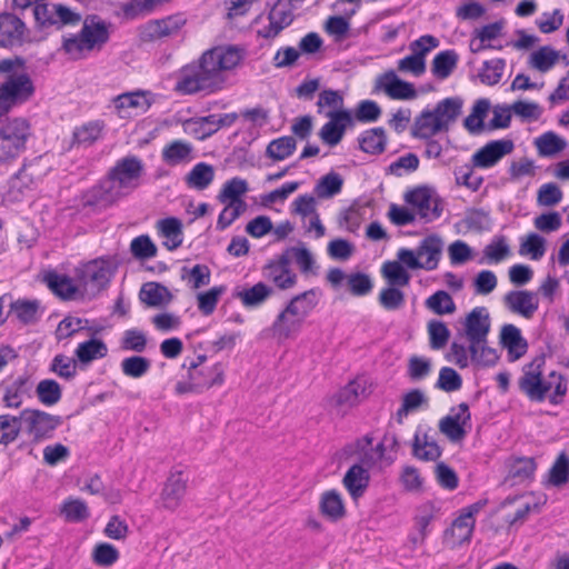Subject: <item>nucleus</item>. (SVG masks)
Wrapping results in <instances>:
<instances>
[{
    "instance_id": "obj_1",
    "label": "nucleus",
    "mask_w": 569,
    "mask_h": 569,
    "mask_svg": "<svg viewBox=\"0 0 569 569\" xmlns=\"http://www.w3.org/2000/svg\"><path fill=\"white\" fill-rule=\"evenodd\" d=\"M242 58V50L237 47H213L204 51L197 61L179 70L174 91L181 94H196L201 91L221 90L226 82L224 72L236 68Z\"/></svg>"
},
{
    "instance_id": "obj_2",
    "label": "nucleus",
    "mask_w": 569,
    "mask_h": 569,
    "mask_svg": "<svg viewBox=\"0 0 569 569\" xmlns=\"http://www.w3.org/2000/svg\"><path fill=\"white\" fill-rule=\"evenodd\" d=\"M546 355L536 356L523 367V375L518 380L519 389L530 401L542 402L547 398L551 405H561L568 391L567 378L558 371H550L547 378L542 375Z\"/></svg>"
},
{
    "instance_id": "obj_3",
    "label": "nucleus",
    "mask_w": 569,
    "mask_h": 569,
    "mask_svg": "<svg viewBox=\"0 0 569 569\" xmlns=\"http://www.w3.org/2000/svg\"><path fill=\"white\" fill-rule=\"evenodd\" d=\"M109 37L108 24L97 14L88 16L77 34L62 37L61 50L77 60L82 58L83 51L101 49Z\"/></svg>"
},
{
    "instance_id": "obj_4",
    "label": "nucleus",
    "mask_w": 569,
    "mask_h": 569,
    "mask_svg": "<svg viewBox=\"0 0 569 569\" xmlns=\"http://www.w3.org/2000/svg\"><path fill=\"white\" fill-rule=\"evenodd\" d=\"M13 6L20 9L33 7L37 27L40 30H61L64 27L78 26L82 21L80 13L69 7L48 0H13Z\"/></svg>"
},
{
    "instance_id": "obj_5",
    "label": "nucleus",
    "mask_w": 569,
    "mask_h": 569,
    "mask_svg": "<svg viewBox=\"0 0 569 569\" xmlns=\"http://www.w3.org/2000/svg\"><path fill=\"white\" fill-rule=\"evenodd\" d=\"M30 137L31 126L26 118H11L1 124L0 163H8L23 153Z\"/></svg>"
},
{
    "instance_id": "obj_6",
    "label": "nucleus",
    "mask_w": 569,
    "mask_h": 569,
    "mask_svg": "<svg viewBox=\"0 0 569 569\" xmlns=\"http://www.w3.org/2000/svg\"><path fill=\"white\" fill-rule=\"evenodd\" d=\"M403 199L413 210L416 217L428 223L438 219L442 213L441 199L432 196L429 187L420 186L408 190Z\"/></svg>"
},
{
    "instance_id": "obj_7",
    "label": "nucleus",
    "mask_w": 569,
    "mask_h": 569,
    "mask_svg": "<svg viewBox=\"0 0 569 569\" xmlns=\"http://www.w3.org/2000/svg\"><path fill=\"white\" fill-rule=\"evenodd\" d=\"M143 172L142 160L137 156H127L116 162L108 171L107 177L113 186L119 187L120 192H123V190L136 189Z\"/></svg>"
},
{
    "instance_id": "obj_8",
    "label": "nucleus",
    "mask_w": 569,
    "mask_h": 569,
    "mask_svg": "<svg viewBox=\"0 0 569 569\" xmlns=\"http://www.w3.org/2000/svg\"><path fill=\"white\" fill-rule=\"evenodd\" d=\"M26 432L32 437V443L51 439L56 429L62 423L60 416L50 415L39 409H23Z\"/></svg>"
},
{
    "instance_id": "obj_9",
    "label": "nucleus",
    "mask_w": 569,
    "mask_h": 569,
    "mask_svg": "<svg viewBox=\"0 0 569 569\" xmlns=\"http://www.w3.org/2000/svg\"><path fill=\"white\" fill-rule=\"evenodd\" d=\"M456 408L450 409V415L445 416L439 421V430L443 433L451 442H459L465 439L468 430L471 429V413L467 402H461Z\"/></svg>"
},
{
    "instance_id": "obj_10",
    "label": "nucleus",
    "mask_w": 569,
    "mask_h": 569,
    "mask_svg": "<svg viewBox=\"0 0 569 569\" xmlns=\"http://www.w3.org/2000/svg\"><path fill=\"white\" fill-rule=\"evenodd\" d=\"M126 192H120L119 187L106 176L97 184L92 186L81 197L84 208H107L121 199Z\"/></svg>"
},
{
    "instance_id": "obj_11",
    "label": "nucleus",
    "mask_w": 569,
    "mask_h": 569,
    "mask_svg": "<svg viewBox=\"0 0 569 569\" xmlns=\"http://www.w3.org/2000/svg\"><path fill=\"white\" fill-rule=\"evenodd\" d=\"M375 91H383L389 98L395 100H412L417 98L415 86L400 79L392 69L376 78Z\"/></svg>"
},
{
    "instance_id": "obj_12",
    "label": "nucleus",
    "mask_w": 569,
    "mask_h": 569,
    "mask_svg": "<svg viewBox=\"0 0 569 569\" xmlns=\"http://www.w3.org/2000/svg\"><path fill=\"white\" fill-rule=\"evenodd\" d=\"M183 14L177 13L163 19L151 20L140 28V38L143 41H154L177 34L186 24Z\"/></svg>"
},
{
    "instance_id": "obj_13",
    "label": "nucleus",
    "mask_w": 569,
    "mask_h": 569,
    "mask_svg": "<svg viewBox=\"0 0 569 569\" xmlns=\"http://www.w3.org/2000/svg\"><path fill=\"white\" fill-rule=\"evenodd\" d=\"M327 117L329 121L322 126L319 136L325 143L335 147L342 140L347 127L353 126V117L347 109L329 111Z\"/></svg>"
},
{
    "instance_id": "obj_14",
    "label": "nucleus",
    "mask_w": 569,
    "mask_h": 569,
    "mask_svg": "<svg viewBox=\"0 0 569 569\" xmlns=\"http://www.w3.org/2000/svg\"><path fill=\"white\" fill-rule=\"evenodd\" d=\"M513 149L515 143L511 139L491 140L472 154L471 162L476 168H491Z\"/></svg>"
},
{
    "instance_id": "obj_15",
    "label": "nucleus",
    "mask_w": 569,
    "mask_h": 569,
    "mask_svg": "<svg viewBox=\"0 0 569 569\" xmlns=\"http://www.w3.org/2000/svg\"><path fill=\"white\" fill-rule=\"evenodd\" d=\"M490 316L485 307L473 308L467 316L463 322L465 333L470 345L477 346L488 342V335L490 331Z\"/></svg>"
},
{
    "instance_id": "obj_16",
    "label": "nucleus",
    "mask_w": 569,
    "mask_h": 569,
    "mask_svg": "<svg viewBox=\"0 0 569 569\" xmlns=\"http://www.w3.org/2000/svg\"><path fill=\"white\" fill-rule=\"evenodd\" d=\"M463 100L460 97H450L440 100L432 112L436 117L433 129L436 131H448L462 112Z\"/></svg>"
},
{
    "instance_id": "obj_17",
    "label": "nucleus",
    "mask_w": 569,
    "mask_h": 569,
    "mask_svg": "<svg viewBox=\"0 0 569 569\" xmlns=\"http://www.w3.org/2000/svg\"><path fill=\"white\" fill-rule=\"evenodd\" d=\"M506 307L522 317L530 319L538 310L539 300L537 295L528 290H512L503 297Z\"/></svg>"
},
{
    "instance_id": "obj_18",
    "label": "nucleus",
    "mask_w": 569,
    "mask_h": 569,
    "mask_svg": "<svg viewBox=\"0 0 569 569\" xmlns=\"http://www.w3.org/2000/svg\"><path fill=\"white\" fill-rule=\"evenodd\" d=\"M186 491L187 479L182 477V472H172L168 477L161 492L162 507L170 511L176 510L180 506Z\"/></svg>"
},
{
    "instance_id": "obj_19",
    "label": "nucleus",
    "mask_w": 569,
    "mask_h": 569,
    "mask_svg": "<svg viewBox=\"0 0 569 569\" xmlns=\"http://www.w3.org/2000/svg\"><path fill=\"white\" fill-rule=\"evenodd\" d=\"M112 277V271L106 262L91 261L82 270L81 280L87 289L101 291Z\"/></svg>"
},
{
    "instance_id": "obj_20",
    "label": "nucleus",
    "mask_w": 569,
    "mask_h": 569,
    "mask_svg": "<svg viewBox=\"0 0 569 569\" xmlns=\"http://www.w3.org/2000/svg\"><path fill=\"white\" fill-rule=\"evenodd\" d=\"M500 343L508 351V360L516 361L523 357L528 350V342L521 331L513 325H505L500 331Z\"/></svg>"
},
{
    "instance_id": "obj_21",
    "label": "nucleus",
    "mask_w": 569,
    "mask_h": 569,
    "mask_svg": "<svg viewBox=\"0 0 569 569\" xmlns=\"http://www.w3.org/2000/svg\"><path fill=\"white\" fill-rule=\"evenodd\" d=\"M183 368L188 370V378L191 381L199 382L201 386L199 388V393L210 389L213 386L222 385L223 382V369L220 363H216L209 369L198 368L194 363H187V361L182 365Z\"/></svg>"
},
{
    "instance_id": "obj_22",
    "label": "nucleus",
    "mask_w": 569,
    "mask_h": 569,
    "mask_svg": "<svg viewBox=\"0 0 569 569\" xmlns=\"http://www.w3.org/2000/svg\"><path fill=\"white\" fill-rule=\"evenodd\" d=\"M319 297L320 290L317 288L298 293L292 297L286 306V312H290L291 317H297L301 322H303L310 312L317 307Z\"/></svg>"
},
{
    "instance_id": "obj_23",
    "label": "nucleus",
    "mask_w": 569,
    "mask_h": 569,
    "mask_svg": "<svg viewBox=\"0 0 569 569\" xmlns=\"http://www.w3.org/2000/svg\"><path fill=\"white\" fill-rule=\"evenodd\" d=\"M273 295V289L264 282H258L251 288L236 287L232 291V298L239 299L243 307L248 309L260 307L269 297Z\"/></svg>"
},
{
    "instance_id": "obj_24",
    "label": "nucleus",
    "mask_w": 569,
    "mask_h": 569,
    "mask_svg": "<svg viewBox=\"0 0 569 569\" xmlns=\"http://www.w3.org/2000/svg\"><path fill=\"white\" fill-rule=\"evenodd\" d=\"M42 281L61 300H74L78 287L67 274H60L54 270H49L43 274Z\"/></svg>"
},
{
    "instance_id": "obj_25",
    "label": "nucleus",
    "mask_w": 569,
    "mask_h": 569,
    "mask_svg": "<svg viewBox=\"0 0 569 569\" xmlns=\"http://www.w3.org/2000/svg\"><path fill=\"white\" fill-rule=\"evenodd\" d=\"M442 250L443 241L436 233L427 236L420 241L419 246L417 247V256H427L426 261L422 262L425 270L431 271L437 269L442 256Z\"/></svg>"
},
{
    "instance_id": "obj_26",
    "label": "nucleus",
    "mask_w": 569,
    "mask_h": 569,
    "mask_svg": "<svg viewBox=\"0 0 569 569\" xmlns=\"http://www.w3.org/2000/svg\"><path fill=\"white\" fill-rule=\"evenodd\" d=\"M342 482L352 499L356 500L365 493L369 486V470L362 465L355 463L346 472Z\"/></svg>"
},
{
    "instance_id": "obj_27",
    "label": "nucleus",
    "mask_w": 569,
    "mask_h": 569,
    "mask_svg": "<svg viewBox=\"0 0 569 569\" xmlns=\"http://www.w3.org/2000/svg\"><path fill=\"white\" fill-rule=\"evenodd\" d=\"M319 510L331 522H338L347 513L342 498L337 490H328L321 495Z\"/></svg>"
},
{
    "instance_id": "obj_28",
    "label": "nucleus",
    "mask_w": 569,
    "mask_h": 569,
    "mask_svg": "<svg viewBox=\"0 0 569 569\" xmlns=\"http://www.w3.org/2000/svg\"><path fill=\"white\" fill-rule=\"evenodd\" d=\"M173 296L169 289L159 282H147L139 291V299L149 307H161L170 303Z\"/></svg>"
},
{
    "instance_id": "obj_29",
    "label": "nucleus",
    "mask_w": 569,
    "mask_h": 569,
    "mask_svg": "<svg viewBox=\"0 0 569 569\" xmlns=\"http://www.w3.org/2000/svg\"><path fill=\"white\" fill-rule=\"evenodd\" d=\"M26 30L24 22L13 13H0V34L8 38L9 44H22Z\"/></svg>"
},
{
    "instance_id": "obj_30",
    "label": "nucleus",
    "mask_w": 569,
    "mask_h": 569,
    "mask_svg": "<svg viewBox=\"0 0 569 569\" xmlns=\"http://www.w3.org/2000/svg\"><path fill=\"white\" fill-rule=\"evenodd\" d=\"M428 406L429 399L425 392L420 389H411L402 396V403L396 412V420L401 425L408 415L427 409Z\"/></svg>"
},
{
    "instance_id": "obj_31",
    "label": "nucleus",
    "mask_w": 569,
    "mask_h": 569,
    "mask_svg": "<svg viewBox=\"0 0 569 569\" xmlns=\"http://www.w3.org/2000/svg\"><path fill=\"white\" fill-rule=\"evenodd\" d=\"M361 151L378 156L386 150L387 136L382 127L372 128L363 131L358 138Z\"/></svg>"
},
{
    "instance_id": "obj_32",
    "label": "nucleus",
    "mask_w": 569,
    "mask_h": 569,
    "mask_svg": "<svg viewBox=\"0 0 569 569\" xmlns=\"http://www.w3.org/2000/svg\"><path fill=\"white\" fill-rule=\"evenodd\" d=\"M159 233L167 238L163 246L172 251L182 244V222L176 217L160 219L157 222Z\"/></svg>"
},
{
    "instance_id": "obj_33",
    "label": "nucleus",
    "mask_w": 569,
    "mask_h": 569,
    "mask_svg": "<svg viewBox=\"0 0 569 569\" xmlns=\"http://www.w3.org/2000/svg\"><path fill=\"white\" fill-rule=\"evenodd\" d=\"M302 323L300 319L291 317L290 312H286L284 308L271 326L272 336L278 340L290 339L300 331Z\"/></svg>"
},
{
    "instance_id": "obj_34",
    "label": "nucleus",
    "mask_w": 569,
    "mask_h": 569,
    "mask_svg": "<svg viewBox=\"0 0 569 569\" xmlns=\"http://www.w3.org/2000/svg\"><path fill=\"white\" fill-rule=\"evenodd\" d=\"M148 96H150V92L143 90L124 92L113 98V104L119 111L128 108H134L146 112L153 102V100L149 99Z\"/></svg>"
},
{
    "instance_id": "obj_35",
    "label": "nucleus",
    "mask_w": 569,
    "mask_h": 569,
    "mask_svg": "<svg viewBox=\"0 0 569 569\" xmlns=\"http://www.w3.org/2000/svg\"><path fill=\"white\" fill-rule=\"evenodd\" d=\"M23 410L20 416L2 415L0 416V443L8 446L12 443L20 435L22 425L26 426Z\"/></svg>"
},
{
    "instance_id": "obj_36",
    "label": "nucleus",
    "mask_w": 569,
    "mask_h": 569,
    "mask_svg": "<svg viewBox=\"0 0 569 569\" xmlns=\"http://www.w3.org/2000/svg\"><path fill=\"white\" fill-rule=\"evenodd\" d=\"M458 60L459 56L452 49L437 53L431 64L432 74L441 80L447 79L457 67Z\"/></svg>"
},
{
    "instance_id": "obj_37",
    "label": "nucleus",
    "mask_w": 569,
    "mask_h": 569,
    "mask_svg": "<svg viewBox=\"0 0 569 569\" xmlns=\"http://www.w3.org/2000/svg\"><path fill=\"white\" fill-rule=\"evenodd\" d=\"M343 187V178L336 171L322 176L316 183L313 192L319 199H329L340 193Z\"/></svg>"
},
{
    "instance_id": "obj_38",
    "label": "nucleus",
    "mask_w": 569,
    "mask_h": 569,
    "mask_svg": "<svg viewBox=\"0 0 569 569\" xmlns=\"http://www.w3.org/2000/svg\"><path fill=\"white\" fill-rule=\"evenodd\" d=\"M263 274L280 290L293 288L298 278L291 269L279 268L276 264H271L269 262L263 267Z\"/></svg>"
},
{
    "instance_id": "obj_39",
    "label": "nucleus",
    "mask_w": 569,
    "mask_h": 569,
    "mask_svg": "<svg viewBox=\"0 0 569 569\" xmlns=\"http://www.w3.org/2000/svg\"><path fill=\"white\" fill-rule=\"evenodd\" d=\"M104 122L102 120L89 121L81 127H77L73 131V143L79 146H92L100 139Z\"/></svg>"
},
{
    "instance_id": "obj_40",
    "label": "nucleus",
    "mask_w": 569,
    "mask_h": 569,
    "mask_svg": "<svg viewBox=\"0 0 569 569\" xmlns=\"http://www.w3.org/2000/svg\"><path fill=\"white\" fill-rule=\"evenodd\" d=\"M238 119V113L209 114L206 117L191 118L186 123H210V128L203 130L202 138H207L216 133L220 128L232 126Z\"/></svg>"
},
{
    "instance_id": "obj_41",
    "label": "nucleus",
    "mask_w": 569,
    "mask_h": 569,
    "mask_svg": "<svg viewBox=\"0 0 569 569\" xmlns=\"http://www.w3.org/2000/svg\"><path fill=\"white\" fill-rule=\"evenodd\" d=\"M213 167L206 162H199L186 176V183L190 188L204 190L213 181Z\"/></svg>"
},
{
    "instance_id": "obj_42",
    "label": "nucleus",
    "mask_w": 569,
    "mask_h": 569,
    "mask_svg": "<svg viewBox=\"0 0 569 569\" xmlns=\"http://www.w3.org/2000/svg\"><path fill=\"white\" fill-rule=\"evenodd\" d=\"M468 349L471 362L477 367L490 368L496 366L500 359L497 350L489 347L488 342H483L477 346L469 345Z\"/></svg>"
},
{
    "instance_id": "obj_43",
    "label": "nucleus",
    "mask_w": 569,
    "mask_h": 569,
    "mask_svg": "<svg viewBox=\"0 0 569 569\" xmlns=\"http://www.w3.org/2000/svg\"><path fill=\"white\" fill-rule=\"evenodd\" d=\"M107 352V345L101 339L92 338L80 343L74 353L81 363H89L94 359L103 358Z\"/></svg>"
},
{
    "instance_id": "obj_44",
    "label": "nucleus",
    "mask_w": 569,
    "mask_h": 569,
    "mask_svg": "<svg viewBox=\"0 0 569 569\" xmlns=\"http://www.w3.org/2000/svg\"><path fill=\"white\" fill-rule=\"evenodd\" d=\"M538 152L542 157H551L561 152L567 147V141L556 134L553 131H548L535 140Z\"/></svg>"
},
{
    "instance_id": "obj_45",
    "label": "nucleus",
    "mask_w": 569,
    "mask_h": 569,
    "mask_svg": "<svg viewBox=\"0 0 569 569\" xmlns=\"http://www.w3.org/2000/svg\"><path fill=\"white\" fill-rule=\"evenodd\" d=\"M436 123V117L432 110L425 109L419 116L416 117L413 126L411 128V134L419 139H429L440 131L433 129Z\"/></svg>"
},
{
    "instance_id": "obj_46",
    "label": "nucleus",
    "mask_w": 569,
    "mask_h": 569,
    "mask_svg": "<svg viewBox=\"0 0 569 569\" xmlns=\"http://www.w3.org/2000/svg\"><path fill=\"white\" fill-rule=\"evenodd\" d=\"M442 453L441 448L435 440L429 441L428 436L420 440L418 432L415 435L412 443V455L423 461H436Z\"/></svg>"
},
{
    "instance_id": "obj_47",
    "label": "nucleus",
    "mask_w": 569,
    "mask_h": 569,
    "mask_svg": "<svg viewBox=\"0 0 569 569\" xmlns=\"http://www.w3.org/2000/svg\"><path fill=\"white\" fill-rule=\"evenodd\" d=\"M36 395L42 405L51 407L61 400L62 389L56 380L43 379L38 383Z\"/></svg>"
},
{
    "instance_id": "obj_48",
    "label": "nucleus",
    "mask_w": 569,
    "mask_h": 569,
    "mask_svg": "<svg viewBox=\"0 0 569 569\" xmlns=\"http://www.w3.org/2000/svg\"><path fill=\"white\" fill-rule=\"evenodd\" d=\"M297 147L295 138L290 136H283L272 140L266 149V156L273 160L280 161L290 157Z\"/></svg>"
},
{
    "instance_id": "obj_49",
    "label": "nucleus",
    "mask_w": 569,
    "mask_h": 569,
    "mask_svg": "<svg viewBox=\"0 0 569 569\" xmlns=\"http://www.w3.org/2000/svg\"><path fill=\"white\" fill-rule=\"evenodd\" d=\"M381 272L391 287H407L410 282V273L398 261H386Z\"/></svg>"
},
{
    "instance_id": "obj_50",
    "label": "nucleus",
    "mask_w": 569,
    "mask_h": 569,
    "mask_svg": "<svg viewBox=\"0 0 569 569\" xmlns=\"http://www.w3.org/2000/svg\"><path fill=\"white\" fill-rule=\"evenodd\" d=\"M559 52L550 46H543L530 56L529 63L540 72L549 71L558 61Z\"/></svg>"
},
{
    "instance_id": "obj_51",
    "label": "nucleus",
    "mask_w": 569,
    "mask_h": 569,
    "mask_svg": "<svg viewBox=\"0 0 569 569\" xmlns=\"http://www.w3.org/2000/svg\"><path fill=\"white\" fill-rule=\"evenodd\" d=\"M506 61L502 58L486 60L478 72L479 80L487 86L497 84L503 73Z\"/></svg>"
},
{
    "instance_id": "obj_52",
    "label": "nucleus",
    "mask_w": 569,
    "mask_h": 569,
    "mask_svg": "<svg viewBox=\"0 0 569 569\" xmlns=\"http://www.w3.org/2000/svg\"><path fill=\"white\" fill-rule=\"evenodd\" d=\"M249 190V184L247 180L234 177L230 180L226 181L222 186V189L217 196V199L221 203L229 202L234 199L241 198Z\"/></svg>"
},
{
    "instance_id": "obj_53",
    "label": "nucleus",
    "mask_w": 569,
    "mask_h": 569,
    "mask_svg": "<svg viewBox=\"0 0 569 569\" xmlns=\"http://www.w3.org/2000/svg\"><path fill=\"white\" fill-rule=\"evenodd\" d=\"M426 307L436 315H450L456 311L452 297L445 290H438L425 302Z\"/></svg>"
},
{
    "instance_id": "obj_54",
    "label": "nucleus",
    "mask_w": 569,
    "mask_h": 569,
    "mask_svg": "<svg viewBox=\"0 0 569 569\" xmlns=\"http://www.w3.org/2000/svg\"><path fill=\"white\" fill-rule=\"evenodd\" d=\"M120 367L124 376L139 379L150 370L151 361L146 357L137 355L124 358L121 361Z\"/></svg>"
},
{
    "instance_id": "obj_55",
    "label": "nucleus",
    "mask_w": 569,
    "mask_h": 569,
    "mask_svg": "<svg viewBox=\"0 0 569 569\" xmlns=\"http://www.w3.org/2000/svg\"><path fill=\"white\" fill-rule=\"evenodd\" d=\"M427 329L431 349L440 350L448 343L451 333L443 321L432 319L428 322Z\"/></svg>"
},
{
    "instance_id": "obj_56",
    "label": "nucleus",
    "mask_w": 569,
    "mask_h": 569,
    "mask_svg": "<svg viewBox=\"0 0 569 569\" xmlns=\"http://www.w3.org/2000/svg\"><path fill=\"white\" fill-rule=\"evenodd\" d=\"M569 480V457L561 452L549 470V482L555 487H561Z\"/></svg>"
},
{
    "instance_id": "obj_57",
    "label": "nucleus",
    "mask_w": 569,
    "mask_h": 569,
    "mask_svg": "<svg viewBox=\"0 0 569 569\" xmlns=\"http://www.w3.org/2000/svg\"><path fill=\"white\" fill-rule=\"evenodd\" d=\"M28 377H18L6 388L3 402L8 408H19L22 405L21 396L27 392Z\"/></svg>"
},
{
    "instance_id": "obj_58",
    "label": "nucleus",
    "mask_w": 569,
    "mask_h": 569,
    "mask_svg": "<svg viewBox=\"0 0 569 569\" xmlns=\"http://www.w3.org/2000/svg\"><path fill=\"white\" fill-rule=\"evenodd\" d=\"M61 513L69 522H81L90 516L86 502L80 499L66 500L61 507Z\"/></svg>"
},
{
    "instance_id": "obj_59",
    "label": "nucleus",
    "mask_w": 569,
    "mask_h": 569,
    "mask_svg": "<svg viewBox=\"0 0 569 569\" xmlns=\"http://www.w3.org/2000/svg\"><path fill=\"white\" fill-rule=\"evenodd\" d=\"M227 290V287L216 286L209 289L206 292H200L197 297L198 299V309L204 315L210 316L217 307V303L219 301V298L221 295H223Z\"/></svg>"
},
{
    "instance_id": "obj_60",
    "label": "nucleus",
    "mask_w": 569,
    "mask_h": 569,
    "mask_svg": "<svg viewBox=\"0 0 569 569\" xmlns=\"http://www.w3.org/2000/svg\"><path fill=\"white\" fill-rule=\"evenodd\" d=\"M39 307L40 305L37 300L19 299L11 303V310L16 312L17 318L24 325L33 323L38 320Z\"/></svg>"
},
{
    "instance_id": "obj_61",
    "label": "nucleus",
    "mask_w": 569,
    "mask_h": 569,
    "mask_svg": "<svg viewBox=\"0 0 569 569\" xmlns=\"http://www.w3.org/2000/svg\"><path fill=\"white\" fill-rule=\"evenodd\" d=\"M192 148L189 143L177 140L168 144L162 152L163 160L169 164H178L189 158Z\"/></svg>"
},
{
    "instance_id": "obj_62",
    "label": "nucleus",
    "mask_w": 569,
    "mask_h": 569,
    "mask_svg": "<svg viewBox=\"0 0 569 569\" xmlns=\"http://www.w3.org/2000/svg\"><path fill=\"white\" fill-rule=\"evenodd\" d=\"M347 284L350 293L356 297L367 296L373 288L370 276L360 271L349 274Z\"/></svg>"
},
{
    "instance_id": "obj_63",
    "label": "nucleus",
    "mask_w": 569,
    "mask_h": 569,
    "mask_svg": "<svg viewBox=\"0 0 569 569\" xmlns=\"http://www.w3.org/2000/svg\"><path fill=\"white\" fill-rule=\"evenodd\" d=\"M536 467L533 458H517L509 469V477L517 482H522L533 476Z\"/></svg>"
},
{
    "instance_id": "obj_64",
    "label": "nucleus",
    "mask_w": 569,
    "mask_h": 569,
    "mask_svg": "<svg viewBox=\"0 0 569 569\" xmlns=\"http://www.w3.org/2000/svg\"><path fill=\"white\" fill-rule=\"evenodd\" d=\"M130 251L134 258L146 260L157 254V246L148 234H141L131 241Z\"/></svg>"
}]
</instances>
